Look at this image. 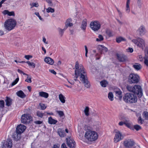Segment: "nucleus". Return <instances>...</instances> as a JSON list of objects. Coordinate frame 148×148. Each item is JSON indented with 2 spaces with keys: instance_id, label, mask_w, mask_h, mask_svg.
Wrapping results in <instances>:
<instances>
[{
  "instance_id": "nucleus-42",
  "label": "nucleus",
  "mask_w": 148,
  "mask_h": 148,
  "mask_svg": "<svg viewBox=\"0 0 148 148\" xmlns=\"http://www.w3.org/2000/svg\"><path fill=\"white\" fill-rule=\"evenodd\" d=\"M39 105L41 109L42 110H44L46 108V106H45V105L44 104L40 103Z\"/></svg>"
},
{
  "instance_id": "nucleus-55",
  "label": "nucleus",
  "mask_w": 148,
  "mask_h": 148,
  "mask_svg": "<svg viewBox=\"0 0 148 148\" xmlns=\"http://www.w3.org/2000/svg\"><path fill=\"white\" fill-rule=\"evenodd\" d=\"M18 72L19 73H22L23 74V75H28V74H26V73H24L21 70L19 69H18Z\"/></svg>"
},
{
  "instance_id": "nucleus-36",
  "label": "nucleus",
  "mask_w": 148,
  "mask_h": 148,
  "mask_svg": "<svg viewBox=\"0 0 148 148\" xmlns=\"http://www.w3.org/2000/svg\"><path fill=\"white\" fill-rule=\"evenodd\" d=\"M116 41L118 43H119L121 42L122 41H125V39L122 37H119L117 38L116 39Z\"/></svg>"
},
{
  "instance_id": "nucleus-63",
  "label": "nucleus",
  "mask_w": 148,
  "mask_h": 148,
  "mask_svg": "<svg viewBox=\"0 0 148 148\" xmlns=\"http://www.w3.org/2000/svg\"><path fill=\"white\" fill-rule=\"evenodd\" d=\"M138 60L140 61L143 60V57L142 56L140 55L138 56Z\"/></svg>"
},
{
  "instance_id": "nucleus-2",
  "label": "nucleus",
  "mask_w": 148,
  "mask_h": 148,
  "mask_svg": "<svg viewBox=\"0 0 148 148\" xmlns=\"http://www.w3.org/2000/svg\"><path fill=\"white\" fill-rule=\"evenodd\" d=\"M84 136L88 141L92 142L95 141L98 138V134L95 131L88 130L86 132Z\"/></svg>"
},
{
  "instance_id": "nucleus-31",
  "label": "nucleus",
  "mask_w": 148,
  "mask_h": 148,
  "mask_svg": "<svg viewBox=\"0 0 148 148\" xmlns=\"http://www.w3.org/2000/svg\"><path fill=\"white\" fill-rule=\"evenodd\" d=\"M147 53L146 54V56L144 57V63L147 66H148V50H147Z\"/></svg>"
},
{
  "instance_id": "nucleus-23",
  "label": "nucleus",
  "mask_w": 148,
  "mask_h": 148,
  "mask_svg": "<svg viewBox=\"0 0 148 148\" xmlns=\"http://www.w3.org/2000/svg\"><path fill=\"white\" fill-rule=\"evenodd\" d=\"M17 95L21 98H24L26 97L25 95L22 90H19L16 93Z\"/></svg>"
},
{
  "instance_id": "nucleus-15",
  "label": "nucleus",
  "mask_w": 148,
  "mask_h": 148,
  "mask_svg": "<svg viewBox=\"0 0 148 148\" xmlns=\"http://www.w3.org/2000/svg\"><path fill=\"white\" fill-rule=\"evenodd\" d=\"M12 143L11 140L8 139L6 143L3 145L4 148H11L12 147Z\"/></svg>"
},
{
  "instance_id": "nucleus-22",
  "label": "nucleus",
  "mask_w": 148,
  "mask_h": 148,
  "mask_svg": "<svg viewBox=\"0 0 148 148\" xmlns=\"http://www.w3.org/2000/svg\"><path fill=\"white\" fill-rule=\"evenodd\" d=\"M2 13L3 14L5 15L8 14V16H14L15 15L14 13V11L10 12L7 10H5L3 11L2 12Z\"/></svg>"
},
{
  "instance_id": "nucleus-51",
  "label": "nucleus",
  "mask_w": 148,
  "mask_h": 148,
  "mask_svg": "<svg viewBox=\"0 0 148 148\" xmlns=\"http://www.w3.org/2000/svg\"><path fill=\"white\" fill-rule=\"evenodd\" d=\"M137 4L139 7H140L142 5L141 0H137Z\"/></svg>"
},
{
  "instance_id": "nucleus-20",
  "label": "nucleus",
  "mask_w": 148,
  "mask_h": 148,
  "mask_svg": "<svg viewBox=\"0 0 148 148\" xmlns=\"http://www.w3.org/2000/svg\"><path fill=\"white\" fill-rule=\"evenodd\" d=\"M86 19H85L82 21L80 26V28L82 30L84 31L86 29Z\"/></svg>"
},
{
  "instance_id": "nucleus-52",
  "label": "nucleus",
  "mask_w": 148,
  "mask_h": 148,
  "mask_svg": "<svg viewBox=\"0 0 148 148\" xmlns=\"http://www.w3.org/2000/svg\"><path fill=\"white\" fill-rule=\"evenodd\" d=\"M101 46L102 47V51L106 52L108 51L107 48L106 47L104 46Z\"/></svg>"
},
{
  "instance_id": "nucleus-7",
  "label": "nucleus",
  "mask_w": 148,
  "mask_h": 148,
  "mask_svg": "<svg viewBox=\"0 0 148 148\" xmlns=\"http://www.w3.org/2000/svg\"><path fill=\"white\" fill-rule=\"evenodd\" d=\"M138 76L133 73L130 75L128 77V82L130 84L137 83L139 82Z\"/></svg>"
},
{
  "instance_id": "nucleus-13",
  "label": "nucleus",
  "mask_w": 148,
  "mask_h": 148,
  "mask_svg": "<svg viewBox=\"0 0 148 148\" xmlns=\"http://www.w3.org/2000/svg\"><path fill=\"white\" fill-rule=\"evenodd\" d=\"M26 128V127L24 125L20 124L17 126L16 131L18 134H21L24 131Z\"/></svg>"
},
{
  "instance_id": "nucleus-62",
  "label": "nucleus",
  "mask_w": 148,
  "mask_h": 148,
  "mask_svg": "<svg viewBox=\"0 0 148 148\" xmlns=\"http://www.w3.org/2000/svg\"><path fill=\"white\" fill-rule=\"evenodd\" d=\"M138 122L139 123L142 124L143 123L142 120L141 119V118L140 116L138 119Z\"/></svg>"
},
{
  "instance_id": "nucleus-12",
  "label": "nucleus",
  "mask_w": 148,
  "mask_h": 148,
  "mask_svg": "<svg viewBox=\"0 0 148 148\" xmlns=\"http://www.w3.org/2000/svg\"><path fill=\"white\" fill-rule=\"evenodd\" d=\"M66 140L67 145L70 148H75V142L71 137L66 138Z\"/></svg>"
},
{
  "instance_id": "nucleus-43",
  "label": "nucleus",
  "mask_w": 148,
  "mask_h": 148,
  "mask_svg": "<svg viewBox=\"0 0 148 148\" xmlns=\"http://www.w3.org/2000/svg\"><path fill=\"white\" fill-rule=\"evenodd\" d=\"M26 63L28 64L29 66H32L34 68L35 67V64L34 62H30L28 61Z\"/></svg>"
},
{
  "instance_id": "nucleus-29",
  "label": "nucleus",
  "mask_w": 148,
  "mask_h": 148,
  "mask_svg": "<svg viewBox=\"0 0 148 148\" xmlns=\"http://www.w3.org/2000/svg\"><path fill=\"white\" fill-rule=\"evenodd\" d=\"M5 101L6 102V105L7 106H10L12 104V100L10 98L6 97Z\"/></svg>"
},
{
  "instance_id": "nucleus-54",
  "label": "nucleus",
  "mask_w": 148,
  "mask_h": 148,
  "mask_svg": "<svg viewBox=\"0 0 148 148\" xmlns=\"http://www.w3.org/2000/svg\"><path fill=\"white\" fill-rule=\"evenodd\" d=\"M127 51L128 52H130V53H132L133 52V50L132 48L129 47L127 49Z\"/></svg>"
},
{
  "instance_id": "nucleus-47",
  "label": "nucleus",
  "mask_w": 148,
  "mask_h": 148,
  "mask_svg": "<svg viewBox=\"0 0 148 148\" xmlns=\"http://www.w3.org/2000/svg\"><path fill=\"white\" fill-rule=\"evenodd\" d=\"M134 128L136 130L138 131L141 129V127L138 125H136L134 126Z\"/></svg>"
},
{
  "instance_id": "nucleus-61",
  "label": "nucleus",
  "mask_w": 148,
  "mask_h": 148,
  "mask_svg": "<svg viewBox=\"0 0 148 148\" xmlns=\"http://www.w3.org/2000/svg\"><path fill=\"white\" fill-rule=\"evenodd\" d=\"M49 71L54 75H56V72H55L54 70H49Z\"/></svg>"
},
{
  "instance_id": "nucleus-46",
  "label": "nucleus",
  "mask_w": 148,
  "mask_h": 148,
  "mask_svg": "<svg viewBox=\"0 0 148 148\" xmlns=\"http://www.w3.org/2000/svg\"><path fill=\"white\" fill-rule=\"evenodd\" d=\"M116 9L117 10V11L118 12V14H119V15L120 17L121 18V17L123 16L122 12L120 10H119L118 9V8H117L116 7Z\"/></svg>"
},
{
  "instance_id": "nucleus-39",
  "label": "nucleus",
  "mask_w": 148,
  "mask_h": 148,
  "mask_svg": "<svg viewBox=\"0 0 148 148\" xmlns=\"http://www.w3.org/2000/svg\"><path fill=\"white\" fill-rule=\"evenodd\" d=\"M46 11L47 13H49L50 12L53 13L54 12L55 10L53 8H52L51 7H49L46 9Z\"/></svg>"
},
{
  "instance_id": "nucleus-57",
  "label": "nucleus",
  "mask_w": 148,
  "mask_h": 148,
  "mask_svg": "<svg viewBox=\"0 0 148 148\" xmlns=\"http://www.w3.org/2000/svg\"><path fill=\"white\" fill-rule=\"evenodd\" d=\"M32 56L30 55H25V58L29 60L30 58H32Z\"/></svg>"
},
{
  "instance_id": "nucleus-24",
  "label": "nucleus",
  "mask_w": 148,
  "mask_h": 148,
  "mask_svg": "<svg viewBox=\"0 0 148 148\" xmlns=\"http://www.w3.org/2000/svg\"><path fill=\"white\" fill-rule=\"evenodd\" d=\"M130 0H127L125 8V11L127 13L129 14L130 11V9L129 6Z\"/></svg>"
},
{
  "instance_id": "nucleus-58",
  "label": "nucleus",
  "mask_w": 148,
  "mask_h": 148,
  "mask_svg": "<svg viewBox=\"0 0 148 148\" xmlns=\"http://www.w3.org/2000/svg\"><path fill=\"white\" fill-rule=\"evenodd\" d=\"M42 121H34V123L36 124H40L42 123Z\"/></svg>"
},
{
  "instance_id": "nucleus-11",
  "label": "nucleus",
  "mask_w": 148,
  "mask_h": 148,
  "mask_svg": "<svg viewBox=\"0 0 148 148\" xmlns=\"http://www.w3.org/2000/svg\"><path fill=\"white\" fill-rule=\"evenodd\" d=\"M135 144L134 141L131 139L125 140L123 142V145L126 148H131Z\"/></svg>"
},
{
  "instance_id": "nucleus-33",
  "label": "nucleus",
  "mask_w": 148,
  "mask_h": 148,
  "mask_svg": "<svg viewBox=\"0 0 148 148\" xmlns=\"http://www.w3.org/2000/svg\"><path fill=\"white\" fill-rule=\"evenodd\" d=\"M133 67L137 70H140L141 67V65L138 63H135L133 65Z\"/></svg>"
},
{
  "instance_id": "nucleus-37",
  "label": "nucleus",
  "mask_w": 148,
  "mask_h": 148,
  "mask_svg": "<svg viewBox=\"0 0 148 148\" xmlns=\"http://www.w3.org/2000/svg\"><path fill=\"white\" fill-rule=\"evenodd\" d=\"M103 40V36L101 35H99L98 36V38H97L96 41L97 42L101 41Z\"/></svg>"
},
{
  "instance_id": "nucleus-19",
  "label": "nucleus",
  "mask_w": 148,
  "mask_h": 148,
  "mask_svg": "<svg viewBox=\"0 0 148 148\" xmlns=\"http://www.w3.org/2000/svg\"><path fill=\"white\" fill-rule=\"evenodd\" d=\"M116 96H117L120 100H121L122 98V92L119 89H117L114 91Z\"/></svg>"
},
{
  "instance_id": "nucleus-44",
  "label": "nucleus",
  "mask_w": 148,
  "mask_h": 148,
  "mask_svg": "<svg viewBox=\"0 0 148 148\" xmlns=\"http://www.w3.org/2000/svg\"><path fill=\"white\" fill-rule=\"evenodd\" d=\"M37 115L39 117L42 118L44 115V114L38 111L36 112Z\"/></svg>"
},
{
  "instance_id": "nucleus-45",
  "label": "nucleus",
  "mask_w": 148,
  "mask_h": 148,
  "mask_svg": "<svg viewBox=\"0 0 148 148\" xmlns=\"http://www.w3.org/2000/svg\"><path fill=\"white\" fill-rule=\"evenodd\" d=\"M57 112L58 114L60 117H62L64 115L63 112L61 111H57Z\"/></svg>"
},
{
  "instance_id": "nucleus-21",
  "label": "nucleus",
  "mask_w": 148,
  "mask_h": 148,
  "mask_svg": "<svg viewBox=\"0 0 148 148\" xmlns=\"http://www.w3.org/2000/svg\"><path fill=\"white\" fill-rule=\"evenodd\" d=\"M21 134H18L16 131L14 133L12 136V138L16 140H18L20 138Z\"/></svg>"
},
{
  "instance_id": "nucleus-27",
  "label": "nucleus",
  "mask_w": 148,
  "mask_h": 148,
  "mask_svg": "<svg viewBox=\"0 0 148 148\" xmlns=\"http://www.w3.org/2000/svg\"><path fill=\"white\" fill-rule=\"evenodd\" d=\"M39 95L41 97H43L46 98H47L49 97L48 94L44 92H39Z\"/></svg>"
},
{
  "instance_id": "nucleus-41",
  "label": "nucleus",
  "mask_w": 148,
  "mask_h": 148,
  "mask_svg": "<svg viewBox=\"0 0 148 148\" xmlns=\"http://www.w3.org/2000/svg\"><path fill=\"white\" fill-rule=\"evenodd\" d=\"M27 79L25 80V81L29 83L32 82L31 77L29 75H28Z\"/></svg>"
},
{
  "instance_id": "nucleus-48",
  "label": "nucleus",
  "mask_w": 148,
  "mask_h": 148,
  "mask_svg": "<svg viewBox=\"0 0 148 148\" xmlns=\"http://www.w3.org/2000/svg\"><path fill=\"white\" fill-rule=\"evenodd\" d=\"M19 80V78H17L12 84V86H14L18 82Z\"/></svg>"
},
{
  "instance_id": "nucleus-3",
  "label": "nucleus",
  "mask_w": 148,
  "mask_h": 148,
  "mask_svg": "<svg viewBox=\"0 0 148 148\" xmlns=\"http://www.w3.org/2000/svg\"><path fill=\"white\" fill-rule=\"evenodd\" d=\"M124 101L127 103H132L137 102V98L136 93H127L123 97Z\"/></svg>"
},
{
  "instance_id": "nucleus-17",
  "label": "nucleus",
  "mask_w": 148,
  "mask_h": 148,
  "mask_svg": "<svg viewBox=\"0 0 148 148\" xmlns=\"http://www.w3.org/2000/svg\"><path fill=\"white\" fill-rule=\"evenodd\" d=\"M117 56L118 59L120 62H124L126 59V57L123 54H117Z\"/></svg>"
},
{
  "instance_id": "nucleus-16",
  "label": "nucleus",
  "mask_w": 148,
  "mask_h": 148,
  "mask_svg": "<svg viewBox=\"0 0 148 148\" xmlns=\"http://www.w3.org/2000/svg\"><path fill=\"white\" fill-rule=\"evenodd\" d=\"M72 19L71 18H69L66 21L65 23V27L67 29L68 27H72L73 25V24L71 23L72 21Z\"/></svg>"
},
{
  "instance_id": "nucleus-59",
  "label": "nucleus",
  "mask_w": 148,
  "mask_h": 148,
  "mask_svg": "<svg viewBox=\"0 0 148 148\" xmlns=\"http://www.w3.org/2000/svg\"><path fill=\"white\" fill-rule=\"evenodd\" d=\"M144 115L146 119H148V112H144Z\"/></svg>"
},
{
  "instance_id": "nucleus-5",
  "label": "nucleus",
  "mask_w": 148,
  "mask_h": 148,
  "mask_svg": "<svg viewBox=\"0 0 148 148\" xmlns=\"http://www.w3.org/2000/svg\"><path fill=\"white\" fill-rule=\"evenodd\" d=\"M16 25V22L13 19H9L5 22L4 27L7 30L10 31L13 29Z\"/></svg>"
},
{
  "instance_id": "nucleus-50",
  "label": "nucleus",
  "mask_w": 148,
  "mask_h": 148,
  "mask_svg": "<svg viewBox=\"0 0 148 148\" xmlns=\"http://www.w3.org/2000/svg\"><path fill=\"white\" fill-rule=\"evenodd\" d=\"M35 14L37 16H38L39 19L41 21H43V19L40 16V15L39 14L38 12H35Z\"/></svg>"
},
{
  "instance_id": "nucleus-28",
  "label": "nucleus",
  "mask_w": 148,
  "mask_h": 148,
  "mask_svg": "<svg viewBox=\"0 0 148 148\" xmlns=\"http://www.w3.org/2000/svg\"><path fill=\"white\" fill-rule=\"evenodd\" d=\"M56 120L54 119L51 117H49L48 119V122L51 124H55L57 122Z\"/></svg>"
},
{
  "instance_id": "nucleus-14",
  "label": "nucleus",
  "mask_w": 148,
  "mask_h": 148,
  "mask_svg": "<svg viewBox=\"0 0 148 148\" xmlns=\"http://www.w3.org/2000/svg\"><path fill=\"white\" fill-rule=\"evenodd\" d=\"M137 32L140 36L143 35L145 33V27L143 26H140L137 31Z\"/></svg>"
},
{
  "instance_id": "nucleus-10",
  "label": "nucleus",
  "mask_w": 148,
  "mask_h": 148,
  "mask_svg": "<svg viewBox=\"0 0 148 148\" xmlns=\"http://www.w3.org/2000/svg\"><path fill=\"white\" fill-rule=\"evenodd\" d=\"M90 25L91 28L94 31H98L101 27V24L100 22L97 21L91 22Z\"/></svg>"
},
{
  "instance_id": "nucleus-25",
  "label": "nucleus",
  "mask_w": 148,
  "mask_h": 148,
  "mask_svg": "<svg viewBox=\"0 0 148 148\" xmlns=\"http://www.w3.org/2000/svg\"><path fill=\"white\" fill-rule=\"evenodd\" d=\"M58 133L61 137H64L65 136L64 130L61 129H58Z\"/></svg>"
},
{
  "instance_id": "nucleus-35",
  "label": "nucleus",
  "mask_w": 148,
  "mask_h": 148,
  "mask_svg": "<svg viewBox=\"0 0 148 148\" xmlns=\"http://www.w3.org/2000/svg\"><path fill=\"white\" fill-rule=\"evenodd\" d=\"M66 29L64 27V28L63 29H61L60 28H58V30L59 32V34L61 36H62L63 35L64 32L66 30Z\"/></svg>"
},
{
  "instance_id": "nucleus-30",
  "label": "nucleus",
  "mask_w": 148,
  "mask_h": 148,
  "mask_svg": "<svg viewBox=\"0 0 148 148\" xmlns=\"http://www.w3.org/2000/svg\"><path fill=\"white\" fill-rule=\"evenodd\" d=\"M59 99L62 103H65V97L62 94L59 95Z\"/></svg>"
},
{
  "instance_id": "nucleus-60",
  "label": "nucleus",
  "mask_w": 148,
  "mask_h": 148,
  "mask_svg": "<svg viewBox=\"0 0 148 148\" xmlns=\"http://www.w3.org/2000/svg\"><path fill=\"white\" fill-rule=\"evenodd\" d=\"M47 2L49 4V6H51L52 5V3L51 1V0H46Z\"/></svg>"
},
{
  "instance_id": "nucleus-38",
  "label": "nucleus",
  "mask_w": 148,
  "mask_h": 148,
  "mask_svg": "<svg viewBox=\"0 0 148 148\" xmlns=\"http://www.w3.org/2000/svg\"><path fill=\"white\" fill-rule=\"evenodd\" d=\"M108 98L111 101L113 100V95L112 93L110 92L108 94Z\"/></svg>"
},
{
  "instance_id": "nucleus-18",
  "label": "nucleus",
  "mask_w": 148,
  "mask_h": 148,
  "mask_svg": "<svg viewBox=\"0 0 148 148\" xmlns=\"http://www.w3.org/2000/svg\"><path fill=\"white\" fill-rule=\"evenodd\" d=\"M44 61L47 63L51 65H53L54 63L53 60L49 57H46L44 59Z\"/></svg>"
},
{
  "instance_id": "nucleus-64",
  "label": "nucleus",
  "mask_w": 148,
  "mask_h": 148,
  "mask_svg": "<svg viewBox=\"0 0 148 148\" xmlns=\"http://www.w3.org/2000/svg\"><path fill=\"white\" fill-rule=\"evenodd\" d=\"M123 124H124V121L123 122L121 121L119 122V125L120 126H122Z\"/></svg>"
},
{
  "instance_id": "nucleus-1",
  "label": "nucleus",
  "mask_w": 148,
  "mask_h": 148,
  "mask_svg": "<svg viewBox=\"0 0 148 148\" xmlns=\"http://www.w3.org/2000/svg\"><path fill=\"white\" fill-rule=\"evenodd\" d=\"M75 77H74L76 78L74 79V80L77 81V79L79 76L80 81L84 84L85 87L87 88H89L90 84L88 80L83 66L82 65H79L78 62L77 61L75 63Z\"/></svg>"
},
{
  "instance_id": "nucleus-9",
  "label": "nucleus",
  "mask_w": 148,
  "mask_h": 148,
  "mask_svg": "<svg viewBox=\"0 0 148 148\" xmlns=\"http://www.w3.org/2000/svg\"><path fill=\"white\" fill-rule=\"evenodd\" d=\"M114 131L116 134L114 138V142L116 143L122 139L123 137L121 133L119 131L115 130H114Z\"/></svg>"
},
{
  "instance_id": "nucleus-40",
  "label": "nucleus",
  "mask_w": 148,
  "mask_h": 148,
  "mask_svg": "<svg viewBox=\"0 0 148 148\" xmlns=\"http://www.w3.org/2000/svg\"><path fill=\"white\" fill-rule=\"evenodd\" d=\"M89 108L87 106L86 107L84 110V112L86 116H88L89 115Z\"/></svg>"
},
{
  "instance_id": "nucleus-32",
  "label": "nucleus",
  "mask_w": 148,
  "mask_h": 148,
  "mask_svg": "<svg viewBox=\"0 0 148 148\" xmlns=\"http://www.w3.org/2000/svg\"><path fill=\"white\" fill-rule=\"evenodd\" d=\"M106 33L107 34L109 37L112 36L114 35V34L112 31L108 29L106 30Z\"/></svg>"
},
{
  "instance_id": "nucleus-8",
  "label": "nucleus",
  "mask_w": 148,
  "mask_h": 148,
  "mask_svg": "<svg viewBox=\"0 0 148 148\" xmlns=\"http://www.w3.org/2000/svg\"><path fill=\"white\" fill-rule=\"evenodd\" d=\"M32 117L28 114H23L21 119V122L24 124L29 123L32 121Z\"/></svg>"
},
{
  "instance_id": "nucleus-4",
  "label": "nucleus",
  "mask_w": 148,
  "mask_h": 148,
  "mask_svg": "<svg viewBox=\"0 0 148 148\" xmlns=\"http://www.w3.org/2000/svg\"><path fill=\"white\" fill-rule=\"evenodd\" d=\"M126 88L129 91L132 92L133 93H136L139 97H141L143 95L141 87L139 86L136 85L132 86L128 85L126 87Z\"/></svg>"
},
{
  "instance_id": "nucleus-49",
  "label": "nucleus",
  "mask_w": 148,
  "mask_h": 148,
  "mask_svg": "<svg viewBox=\"0 0 148 148\" xmlns=\"http://www.w3.org/2000/svg\"><path fill=\"white\" fill-rule=\"evenodd\" d=\"M4 102L3 100L0 101V107L3 108L4 107Z\"/></svg>"
},
{
  "instance_id": "nucleus-34",
  "label": "nucleus",
  "mask_w": 148,
  "mask_h": 148,
  "mask_svg": "<svg viewBox=\"0 0 148 148\" xmlns=\"http://www.w3.org/2000/svg\"><path fill=\"white\" fill-rule=\"evenodd\" d=\"M106 80H103L100 82L101 86L104 87H106L108 84Z\"/></svg>"
},
{
  "instance_id": "nucleus-56",
  "label": "nucleus",
  "mask_w": 148,
  "mask_h": 148,
  "mask_svg": "<svg viewBox=\"0 0 148 148\" xmlns=\"http://www.w3.org/2000/svg\"><path fill=\"white\" fill-rule=\"evenodd\" d=\"M84 47H85V51H86L85 56L86 57H87V54L88 52V50L87 47L86 46H85Z\"/></svg>"
},
{
  "instance_id": "nucleus-26",
  "label": "nucleus",
  "mask_w": 148,
  "mask_h": 148,
  "mask_svg": "<svg viewBox=\"0 0 148 148\" xmlns=\"http://www.w3.org/2000/svg\"><path fill=\"white\" fill-rule=\"evenodd\" d=\"M124 124L129 128H131L132 127V123L129 120L124 121Z\"/></svg>"
},
{
  "instance_id": "nucleus-53",
  "label": "nucleus",
  "mask_w": 148,
  "mask_h": 148,
  "mask_svg": "<svg viewBox=\"0 0 148 148\" xmlns=\"http://www.w3.org/2000/svg\"><path fill=\"white\" fill-rule=\"evenodd\" d=\"M32 8L33 7H38V3H33L32 4Z\"/></svg>"
},
{
  "instance_id": "nucleus-6",
  "label": "nucleus",
  "mask_w": 148,
  "mask_h": 148,
  "mask_svg": "<svg viewBox=\"0 0 148 148\" xmlns=\"http://www.w3.org/2000/svg\"><path fill=\"white\" fill-rule=\"evenodd\" d=\"M132 41L138 47L143 49L145 47V43L144 40L138 37L136 39H134Z\"/></svg>"
}]
</instances>
